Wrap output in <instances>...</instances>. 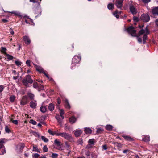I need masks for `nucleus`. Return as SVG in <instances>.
<instances>
[{"label":"nucleus","instance_id":"1","mask_svg":"<svg viewBox=\"0 0 158 158\" xmlns=\"http://www.w3.org/2000/svg\"><path fill=\"white\" fill-rule=\"evenodd\" d=\"M41 0H30V2L34 3L33 9L35 14L40 15L41 13L40 3Z\"/></svg>","mask_w":158,"mask_h":158},{"label":"nucleus","instance_id":"2","mask_svg":"<svg viewBox=\"0 0 158 158\" xmlns=\"http://www.w3.org/2000/svg\"><path fill=\"white\" fill-rule=\"evenodd\" d=\"M81 59V56L80 55H76L74 56L72 59V63H71V68H74L77 64H78Z\"/></svg>","mask_w":158,"mask_h":158},{"label":"nucleus","instance_id":"3","mask_svg":"<svg viewBox=\"0 0 158 158\" xmlns=\"http://www.w3.org/2000/svg\"><path fill=\"white\" fill-rule=\"evenodd\" d=\"M125 30L133 37L137 36L136 30L134 29V27L132 26H130L125 29Z\"/></svg>","mask_w":158,"mask_h":158},{"label":"nucleus","instance_id":"4","mask_svg":"<svg viewBox=\"0 0 158 158\" xmlns=\"http://www.w3.org/2000/svg\"><path fill=\"white\" fill-rule=\"evenodd\" d=\"M56 136H60L64 137L67 140H70L72 139V135L66 132L59 133V134H56Z\"/></svg>","mask_w":158,"mask_h":158},{"label":"nucleus","instance_id":"5","mask_svg":"<svg viewBox=\"0 0 158 158\" xmlns=\"http://www.w3.org/2000/svg\"><path fill=\"white\" fill-rule=\"evenodd\" d=\"M33 80L31 79V77L28 75L23 79V84L26 86H27L28 83L31 84L33 82Z\"/></svg>","mask_w":158,"mask_h":158},{"label":"nucleus","instance_id":"6","mask_svg":"<svg viewBox=\"0 0 158 158\" xmlns=\"http://www.w3.org/2000/svg\"><path fill=\"white\" fill-rule=\"evenodd\" d=\"M5 139H0V151L1 152H0V155H3L6 152L4 146L5 142Z\"/></svg>","mask_w":158,"mask_h":158},{"label":"nucleus","instance_id":"7","mask_svg":"<svg viewBox=\"0 0 158 158\" xmlns=\"http://www.w3.org/2000/svg\"><path fill=\"white\" fill-rule=\"evenodd\" d=\"M140 19L143 22H147L149 21L150 18L148 14H143L140 17Z\"/></svg>","mask_w":158,"mask_h":158},{"label":"nucleus","instance_id":"8","mask_svg":"<svg viewBox=\"0 0 158 158\" xmlns=\"http://www.w3.org/2000/svg\"><path fill=\"white\" fill-rule=\"evenodd\" d=\"M95 140L94 139H90L88 141V144L86 146L85 148L87 149L91 148L95 143Z\"/></svg>","mask_w":158,"mask_h":158},{"label":"nucleus","instance_id":"9","mask_svg":"<svg viewBox=\"0 0 158 158\" xmlns=\"http://www.w3.org/2000/svg\"><path fill=\"white\" fill-rule=\"evenodd\" d=\"M28 102V98L26 96H24L20 101V104L22 105L26 104Z\"/></svg>","mask_w":158,"mask_h":158},{"label":"nucleus","instance_id":"10","mask_svg":"<svg viewBox=\"0 0 158 158\" xmlns=\"http://www.w3.org/2000/svg\"><path fill=\"white\" fill-rule=\"evenodd\" d=\"M23 40L25 43L27 45L30 44L31 43L30 39L29 37L25 35L23 36Z\"/></svg>","mask_w":158,"mask_h":158},{"label":"nucleus","instance_id":"11","mask_svg":"<svg viewBox=\"0 0 158 158\" xmlns=\"http://www.w3.org/2000/svg\"><path fill=\"white\" fill-rule=\"evenodd\" d=\"M130 10L131 12L133 14H136L137 13L136 9L133 5L130 6Z\"/></svg>","mask_w":158,"mask_h":158},{"label":"nucleus","instance_id":"12","mask_svg":"<svg viewBox=\"0 0 158 158\" xmlns=\"http://www.w3.org/2000/svg\"><path fill=\"white\" fill-rule=\"evenodd\" d=\"M38 72H39L40 73H42L44 74L48 78L51 82H54V81L53 79L51 77H49L48 75L44 71H43V70H37Z\"/></svg>","mask_w":158,"mask_h":158},{"label":"nucleus","instance_id":"13","mask_svg":"<svg viewBox=\"0 0 158 158\" xmlns=\"http://www.w3.org/2000/svg\"><path fill=\"white\" fill-rule=\"evenodd\" d=\"M116 5L117 7L118 8H121L122 6V3L123 2V0H116Z\"/></svg>","mask_w":158,"mask_h":158},{"label":"nucleus","instance_id":"14","mask_svg":"<svg viewBox=\"0 0 158 158\" xmlns=\"http://www.w3.org/2000/svg\"><path fill=\"white\" fill-rule=\"evenodd\" d=\"M82 133V131L80 129H77L74 131V135L77 137L80 136Z\"/></svg>","mask_w":158,"mask_h":158},{"label":"nucleus","instance_id":"15","mask_svg":"<svg viewBox=\"0 0 158 158\" xmlns=\"http://www.w3.org/2000/svg\"><path fill=\"white\" fill-rule=\"evenodd\" d=\"M37 105L36 101H32L30 103V106L33 108L35 109L36 108V106Z\"/></svg>","mask_w":158,"mask_h":158},{"label":"nucleus","instance_id":"16","mask_svg":"<svg viewBox=\"0 0 158 158\" xmlns=\"http://www.w3.org/2000/svg\"><path fill=\"white\" fill-rule=\"evenodd\" d=\"M152 11L153 15H158V6L154 8L152 10Z\"/></svg>","mask_w":158,"mask_h":158},{"label":"nucleus","instance_id":"17","mask_svg":"<svg viewBox=\"0 0 158 158\" xmlns=\"http://www.w3.org/2000/svg\"><path fill=\"white\" fill-rule=\"evenodd\" d=\"M85 132L86 134H90L92 133V130L89 127H86L85 128Z\"/></svg>","mask_w":158,"mask_h":158},{"label":"nucleus","instance_id":"18","mask_svg":"<svg viewBox=\"0 0 158 158\" xmlns=\"http://www.w3.org/2000/svg\"><path fill=\"white\" fill-rule=\"evenodd\" d=\"M48 108L49 110L52 111L53 110L54 108V105L52 103H50L48 107Z\"/></svg>","mask_w":158,"mask_h":158},{"label":"nucleus","instance_id":"19","mask_svg":"<svg viewBox=\"0 0 158 158\" xmlns=\"http://www.w3.org/2000/svg\"><path fill=\"white\" fill-rule=\"evenodd\" d=\"M48 132L49 133V134L52 135H56V134H59V133H58L57 131H55L53 132L50 129H49L48 130Z\"/></svg>","mask_w":158,"mask_h":158},{"label":"nucleus","instance_id":"20","mask_svg":"<svg viewBox=\"0 0 158 158\" xmlns=\"http://www.w3.org/2000/svg\"><path fill=\"white\" fill-rule=\"evenodd\" d=\"M82 152L83 153H84L85 155L87 156H89L90 155V152L88 150H83Z\"/></svg>","mask_w":158,"mask_h":158},{"label":"nucleus","instance_id":"21","mask_svg":"<svg viewBox=\"0 0 158 158\" xmlns=\"http://www.w3.org/2000/svg\"><path fill=\"white\" fill-rule=\"evenodd\" d=\"M6 49L5 47H2L1 48V49L0 50L1 52L4 54V55H6L7 54L6 52Z\"/></svg>","mask_w":158,"mask_h":158},{"label":"nucleus","instance_id":"22","mask_svg":"<svg viewBox=\"0 0 158 158\" xmlns=\"http://www.w3.org/2000/svg\"><path fill=\"white\" fill-rule=\"evenodd\" d=\"M47 110V108L45 106H41L40 108V111L42 113H45Z\"/></svg>","mask_w":158,"mask_h":158},{"label":"nucleus","instance_id":"23","mask_svg":"<svg viewBox=\"0 0 158 158\" xmlns=\"http://www.w3.org/2000/svg\"><path fill=\"white\" fill-rule=\"evenodd\" d=\"M70 122L72 123H74L76 121V118L74 117H72L69 119Z\"/></svg>","mask_w":158,"mask_h":158},{"label":"nucleus","instance_id":"24","mask_svg":"<svg viewBox=\"0 0 158 158\" xmlns=\"http://www.w3.org/2000/svg\"><path fill=\"white\" fill-rule=\"evenodd\" d=\"M145 33V30L143 29H142L139 31L138 33V36H140L144 34Z\"/></svg>","mask_w":158,"mask_h":158},{"label":"nucleus","instance_id":"25","mask_svg":"<svg viewBox=\"0 0 158 158\" xmlns=\"http://www.w3.org/2000/svg\"><path fill=\"white\" fill-rule=\"evenodd\" d=\"M55 118L57 120L58 122L60 124H61L62 123V120L60 119V116L59 115H57L56 116Z\"/></svg>","mask_w":158,"mask_h":158},{"label":"nucleus","instance_id":"26","mask_svg":"<svg viewBox=\"0 0 158 158\" xmlns=\"http://www.w3.org/2000/svg\"><path fill=\"white\" fill-rule=\"evenodd\" d=\"M65 107L67 109H69L70 107V105L69 104L67 100H66L65 101Z\"/></svg>","mask_w":158,"mask_h":158},{"label":"nucleus","instance_id":"27","mask_svg":"<svg viewBox=\"0 0 158 158\" xmlns=\"http://www.w3.org/2000/svg\"><path fill=\"white\" fill-rule=\"evenodd\" d=\"M107 7L109 10H112L114 8V5L112 3H110L108 4Z\"/></svg>","mask_w":158,"mask_h":158},{"label":"nucleus","instance_id":"28","mask_svg":"<svg viewBox=\"0 0 158 158\" xmlns=\"http://www.w3.org/2000/svg\"><path fill=\"white\" fill-rule=\"evenodd\" d=\"M9 13H11V14H14L15 15L20 16H21L20 15V13L19 12H17V11H12V12H9Z\"/></svg>","mask_w":158,"mask_h":158},{"label":"nucleus","instance_id":"29","mask_svg":"<svg viewBox=\"0 0 158 158\" xmlns=\"http://www.w3.org/2000/svg\"><path fill=\"white\" fill-rule=\"evenodd\" d=\"M113 126L110 125H107L106 126V129L108 130H111L113 129Z\"/></svg>","mask_w":158,"mask_h":158},{"label":"nucleus","instance_id":"30","mask_svg":"<svg viewBox=\"0 0 158 158\" xmlns=\"http://www.w3.org/2000/svg\"><path fill=\"white\" fill-rule=\"evenodd\" d=\"M6 56L8 59L9 60H12L13 59L14 57L12 56L7 54V53L6 54Z\"/></svg>","mask_w":158,"mask_h":158},{"label":"nucleus","instance_id":"31","mask_svg":"<svg viewBox=\"0 0 158 158\" xmlns=\"http://www.w3.org/2000/svg\"><path fill=\"white\" fill-rule=\"evenodd\" d=\"M147 35H146V34H144L143 37V41L144 44H145V43L146 42V40H147Z\"/></svg>","mask_w":158,"mask_h":158},{"label":"nucleus","instance_id":"32","mask_svg":"<svg viewBox=\"0 0 158 158\" xmlns=\"http://www.w3.org/2000/svg\"><path fill=\"white\" fill-rule=\"evenodd\" d=\"M145 30V34H146V35H147L150 34V32L148 28V26H146Z\"/></svg>","mask_w":158,"mask_h":158},{"label":"nucleus","instance_id":"33","mask_svg":"<svg viewBox=\"0 0 158 158\" xmlns=\"http://www.w3.org/2000/svg\"><path fill=\"white\" fill-rule=\"evenodd\" d=\"M41 139L45 142H47L48 141V139L44 136H41Z\"/></svg>","mask_w":158,"mask_h":158},{"label":"nucleus","instance_id":"34","mask_svg":"<svg viewBox=\"0 0 158 158\" xmlns=\"http://www.w3.org/2000/svg\"><path fill=\"white\" fill-rule=\"evenodd\" d=\"M143 139L146 142H148L150 141V137L148 136H146L144 137Z\"/></svg>","mask_w":158,"mask_h":158},{"label":"nucleus","instance_id":"35","mask_svg":"<svg viewBox=\"0 0 158 158\" xmlns=\"http://www.w3.org/2000/svg\"><path fill=\"white\" fill-rule=\"evenodd\" d=\"M54 143L57 146H59L60 145V142L57 139H56L54 140Z\"/></svg>","mask_w":158,"mask_h":158},{"label":"nucleus","instance_id":"36","mask_svg":"<svg viewBox=\"0 0 158 158\" xmlns=\"http://www.w3.org/2000/svg\"><path fill=\"white\" fill-rule=\"evenodd\" d=\"M15 97L14 95L11 96L10 98V101L11 102H13L15 100Z\"/></svg>","mask_w":158,"mask_h":158},{"label":"nucleus","instance_id":"37","mask_svg":"<svg viewBox=\"0 0 158 158\" xmlns=\"http://www.w3.org/2000/svg\"><path fill=\"white\" fill-rule=\"evenodd\" d=\"M5 132L7 133H9L10 132V130L8 128V127L7 126H5Z\"/></svg>","mask_w":158,"mask_h":158},{"label":"nucleus","instance_id":"38","mask_svg":"<svg viewBox=\"0 0 158 158\" xmlns=\"http://www.w3.org/2000/svg\"><path fill=\"white\" fill-rule=\"evenodd\" d=\"M123 137L126 139L128 140H131L132 139L130 137L125 135L123 136Z\"/></svg>","mask_w":158,"mask_h":158},{"label":"nucleus","instance_id":"39","mask_svg":"<svg viewBox=\"0 0 158 158\" xmlns=\"http://www.w3.org/2000/svg\"><path fill=\"white\" fill-rule=\"evenodd\" d=\"M28 97L31 99H32L34 98V95L31 93H29L28 94Z\"/></svg>","mask_w":158,"mask_h":158},{"label":"nucleus","instance_id":"40","mask_svg":"<svg viewBox=\"0 0 158 158\" xmlns=\"http://www.w3.org/2000/svg\"><path fill=\"white\" fill-rule=\"evenodd\" d=\"M133 18L134 22H137L139 21V18L138 17L134 16Z\"/></svg>","mask_w":158,"mask_h":158},{"label":"nucleus","instance_id":"41","mask_svg":"<svg viewBox=\"0 0 158 158\" xmlns=\"http://www.w3.org/2000/svg\"><path fill=\"white\" fill-rule=\"evenodd\" d=\"M15 63L16 65L19 66L21 65L22 64V63L19 61L16 60L15 61Z\"/></svg>","mask_w":158,"mask_h":158},{"label":"nucleus","instance_id":"42","mask_svg":"<svg viewBox=\"0 0 158 158\" xmlns=\"http://www.w3.org/2000/svg\"><path fill=\"white\" fill-rule=\"evenodd\" d=\"M29 123H31L33 125H36L37 123L33 119H31Z\"/></svg>","mask_w":158,"mask_h":158},{"label":"nucleus","instance_id":"43","mask_svg":"<svg viewBox=\"0 0 158 158\" xmlns=\"http://www.w3.org/2000/svg\"><path fill=\"white\" fill-rule=\"evenodd\" d=\"M35 68V69H43L41 67L38 66L37 65H34Z\"/></svg>","mask_w":158,"mask_h":158},{"label":"nucleus","instance_id":"44","mask_svg":"<svg viewBox=\"0 0 158 158\" xmlns=\"http://www.w3.org/2000/svg\"><path fill=\"white\" fill-rule=\"evenodd\" d=\"M20 75V74L19 72H17V75H15V76H14L13 78V79L15 80H16L17 79V78L19 77V76Z\"/></svg>","mask_w":158,"mask_h":158},{"label":"nucleus","instance_id":"45","mask_svg":"<svg viewBox=\"0 0 158 158\" xmlns=\"http://www.w3.org/2000/svg\"><path fill=\"white\" fill-rule=\"evenodd\" d=\"M43 151L44 152H46L48 151V148L46 145L44 146L43 147Z\"/></svg>","mask_w":158,"mask_h":158},{"label":"nucleus","instance_id":"46","mask_svg":"<svg viewBox=\"0 0 158 158\" xmlns=\"http://www.w3.org/2000/svg\"><path fill=\"white\" fill-rule=\"evenodd\" d=\"M33 87L35 88H37L38 86V84L37 82H34L33 83Z\"/></svg>","mask_w":158,"mask_h":158},{"label":"nucleus","instance_id":"47","mask_svg":"<svg viewBox=\"0 0 158 158\" xmlns=\"http://www.w3.org/2000/svg\"><path fill=\"white\" fill-rule=\"evenodd\" d=\"M31 61L30 60H27L26 62V64L28 66H30V63Z\"/></svg>","mask_w":158,"mask_h":158},{"label":"nucleus","instance_id":"48","mask_svg":"<svg viewBox=\"0 0 158 158\" xmlns=\"http://www.w3.org/2000/svg\"><path fill=\"white\" fill-rule=\"evenodd\" d=\"M51 156L52 158H55L57 157L58 154L56 153H52Z\"/></svg>","mask_w":158,"mask_h":158},{"label":"nucleus","instance_id":"49","mask_svg":"<svg viewBox=\"0 0 158 158\" xmlns=\"http://www.w3.org/2000/svg\"><path fill=\"white\" fill-rule=\"evenodd\" d=\"M39 156V155L37 153H35L33 155V158H37Z\"/></svg>","mask_w":158,"mask_h":158},{"label":"nucleus","instance_id":"50","mask_svg":"<svg viewBox=\"0 0 158 158\" xmlns=\"http://www.w3.org/2000/svg\"><path fill=\"white\" fill-rule=\"evenodd\" d=\"M77 143L78 144H82V139H78L77 141Z\"/></svg>","mask_w":158,"mask_h":158},{"label":"nucleus","instance_id":"51","mask_svg":"<svg viewBox=\"0 0 158 158\" xmlns=\"http://www.w3.org/2000/svg\"><path fill=\"white\" fill-rule=\"evenodd\" d=\"M137 40L139 42L141 43L142 42V39L141 38L138 37V36L137 35Z\"/></svg>","mask_w":158,"mask_h":158},{"label":"nucleus","instance_id":"52","mask_svg":"<svg viewBox=\"0 0 158 158\" xmlns=\"http://www.w3.org/2000/svg\"><path fill=\"white\" fill-rule=\"evenodd\" d=\"M4 89V87L2 85H0V93L2 92Z\"/></svg>","mask_w":158,"mask_h":158},{"label":"nucleus","instance_id":"53","mask_svg":"<svg viewBox=\"0 0 158 158\" xmlns=\"http://www.w3.org/2000/svg\"><path fill=\"white\" fill-rule=\"evenodd\" d=\"M65 147L67 150H68V148L70 147V145L67 142L65 143Z\"/></svg>","mask_w":158,"mask_h":158},{"label":"nucleus","instance_id":"54","mask_svg":"<svg viewBox=\"0 0 158 158\" xmlns=\"http://www.w3.org/2000/svg\"><path fill=\"white\" fill-rule=\"evenodd\" d=\"M151 0H142L143 2L145 3H147L149 2Z\"/></svg>","mask_w":158,"mask_h":158},{"label":"nucleus","instance_id":"55","mask_svg":"<svg viewBox=\"0 0 158 158\" xmlns=\"http://www.w3.org/2000/svg\"><path fill=\"white\" fill-rule=\"evenodd\" d=\"M102 148L103 149L106 150L107 149V147L106 145H103L102 146Z\"/></svg>","mask_w":158,"mask_h":158},{"label":"nucleus","instance_id":"56","mask_svg":"<svg viewBox=\"0 0 158 158\" xmlns=\"http://www.w3.org/2000/svg\"><path fill=\"white\" fill-rule=\"evenodd\" d=\"M2 22L4 23H6L8 22V20L5 19H2Z\"/></svg>","mask_w":158,"mask_h":158},{"label":"nucleus","instance_id":"57","mask_svg":"<svg viewBox=\"0 0 158 158\" xmlns=\"http://www.w3.org/2000/svg\"><path fill=\"white\" fill-rule=\"evenodd\" d=\"M12 123L15 124H17L18 122L17 120H13L12 121Z\"/></svg>","mask_w":158,"mask_h":158},{"label":"nucleus","instance_id":"58","mask_svg":"<svg viewBox=\"0 0 158 158\" xmlns=\"http://www.w3.org/2000/svg\"><path fill=\"white\" fill-rule=\"evenodd\" d=\"M64 114V110L63 109H61L60 110V114L63 115Z\"/></svg>","mask_w":158,"mask_h":158},{"label":"nucleus","instance_id":"59","mask_svg":"<svg viewBox=\"0 0 158 158\" xmlns=\"http://www.w3.org/2000/svg\"><path fill=\"white\" fill-rule=\"evenodd\" d=\"M12 73H13L14 74V75H17V73H16V71L15 70H13L12 71Z\"/></svg>","mask_w":158,"mask_h":158},{"label":"nucleus","instance_id":"60","mask_svg":"<svg viewBox=\"0 0 158 158\" xmlns=\"http://www.w3.org/2000/svg\"><path fill=\"white\" fill-rule=\"evenodd\" d=\"M57 103L58 104H60L61 103V100L60 98H58L57 100Z\"/></svg>","mask_w":158,"mask_h":158},{"label":"nucleus","instance_id":"61","mask_svg":"<svg viewBox=\"0 0 158 158\" xmlns=\"http://www.w3.org/2000/svg\"><path fill=\"white\" fill-rule=\"evenodd\" d=\"M10 33L11 35H13L14 34V32L12 29H10Z\"/></svg>","mask_w":158,"mask_h":158},{"label":"nucleus","instance_id":"62","mask_svg":"<svg viewBox=\"0 0 158 158\" xmlns=\"http://www.w3.org/2000/svg\"><path fill=\"white\" fill-rule=\"evenodd\" d=\"M128 151H129V150L128 149L125 150H123V152L124 153H126Z\"/></svg>","mask_w":158,"mask_h":158},{"label":"nucleus","instance_id":"63","mask_svg":"<svg viewBox=\"0 0 158 158\" xmlns=\"http://www.w3.org/2000/svg\"><path fill=\"white\" fill-rule=\"evenodd\" d=\"M36 149H37L36 147H35L34 146H33V151H34V150L36 151Z\"/></svg>","mask_w":158,"mask_h":158},{"label":"nucleus","instance_id":"64","mask_svg":"<svg viewBox=\"0 0 158 158\" xmlns=\"http://www.w3.org/2000/svg\"><path fill=\"white\" fill-rule=\"evenodd\" d=\"M156 23L157 26H158V19H157L156 20Z\"/></svg>","mask_w":158,"mask_h":158}]
</instances>
